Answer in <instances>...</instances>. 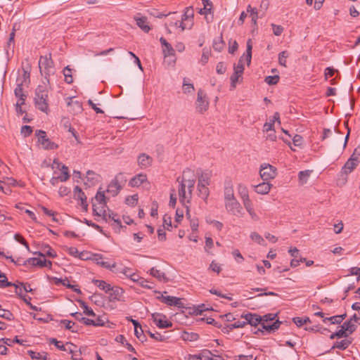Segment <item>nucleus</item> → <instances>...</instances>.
<instances>
[{
	"label": "nucleus",
	"mask_w": 360,
	"mask_h": 360,
	"mask_svg": "<svg viewBox=\"0 0 360 360\" xmlns=\"http://www.w3.org/2000/svg\"><path fill=\"white\" fill-rule=\"evenodd\" d=\"M178 194L179 201L186 205L190 203L192 199L193 190L196 181V176L193 170L186 169L183 172L182 176L179 181Z\"/></svg>",
	"instance_id": "nucleus-1"
},
{
	"label": "nucleus",
	"mask_w": 360,
	"mask_h": 360,
	"mask_svg": "<svg viewBox=\"0 0 360 360\" xmlns=\"http://www.w3.org/2000/svg\"><path fill=\"white\" fill-rule=\"evenodd\" d=\"M169 32L172 30L179 29L181 32L188 29L190 30L193 26V11L191 8H186L184 13L179 18L171 17L168 18L166 24Z\"/></svg>",
	"instance_id": "nucleus-2"
},
{
	"label": "nucleus",
	"mask_w": 360,
	"mask_h": 360,
	"mask_svg": "<svg viewBox=\"0 0 360 360\" xmlns=\"http://www.w3.org/2000/svg\"><path fill=\"white\" fill-rule=\"evenodd\" d=\"M93 213L95 216L101 217L103 221L108 222V210H106V201L104 191H98L92 200Z\"/></svg>",
	"instance_id": "nucleus-3"
},
{
	"label": "nucleus",
	"mask_w": 360,
	"mask_h": 360,
	"mask_svg": "<svg viewBox=\"0 0 360 360\" xmlns=\"http://www.w3.org/2000/svg\"><path fill=\"white\" fill-rule=\"evenodd\" d=\"M49 94L46 88L39 86L35 91L34 103L39 110L47 113L49 111Z\"/></svg>",
	"instance_id": "nucleus-4"
},
{
	"label": "nucleus",
	"mask_w": 360,
	"mask_h": 360,
	"mask_svg": "<svg viewBox=\"0 0 360 360\" xmlns=\"http://www.w3.org/2000/svg\"><path fill=\"white\" fill-rule=\"evenodd\" d=\"M252 40L250 39L247 41L246 54L243 55L240 58L238 64L234 66V73H236V75H243L244 71L243 62L246 61L248 65H250L252 58Z\"/></svg>",
	"instance_id": "nucleus-5"
},
{
	"label": "nucleus",
	"mask_w": 360,
	"mask_h": 360,
	"mask_svg": "<svg viewBox=\"0 0 360 360\" xmlns=\"http://www.w3.org/2000/svg\"><path fill=\"white\" fill-rule=\"evenodd\" d=\"M39 67L40 72L45 77L49 76L54 73L53 62L51 59V54L49 56H41L39 60Z\"/></svg>",
	"instance_id": "nucleus-6"
},
{
	"label": "nucleus",
	"mask_w": 360,
	"mask_h": 360,
	"mask_svg": "<svg viewBox=\"0 0 360 360\" xmlns=\"http://www.w3.org/2000/svg\"><path fill=\"white\" fill-rule=\"evenodd\" d=\"M359 153L357 154V149H355L350 158L342 167L341 172L346 175L351 173L359 163Z\"/></svg>",
	"instance_id": "nucleus-7"
},
{
	"label": "nucleus",
	"mask_w": 360,
	"mask_h": 360,
	"mask_svg": "<svg viewBox=\"0 0 360 360\" xmlns=\"http://www.w3.org/2000/svg\"><path fill=\"white\" fill-rule=\"evenodd\" d=\"M209 105L210 102L206 94L202 89L198 90L195 101L196 110L199 113H203L208 110Z\"/></svg>",
	"instance_id": "nucleus-8"
},
{
	"label": "nucleus",
	"mask_w": 360,
	"mask_h": 360,
	"mask_svg": "<svg viewBox=\"0 0 360 360\" xmlns=\"http://www.w3.org/2000/svg\"><path fill=\"white\" fill-rule=\"evenodd\" d=\"M276 167L274 166L264 163L260 166L259 175L264 181H268L271 179H274L276 176Z\"/></svg>",
	"instance_id": "nucleus-9"
},
{
	"label": "nucleus",
	"mask_w": 360,
	"mask_h": 360,
	"mask_svg": "<svg viewBox=\"0 0 360 360\" xmlns=\"http://www.w3.org/2000/svg\"><path fill=\"white\" fill-rule=\"evenodd\" d=\"M38 138V142L44 149L53 150L58 148V145L47 138L46 132L41 130H37L35 132Z\"/></svg>",
	"instance_id": "nucleus-10"
},
{
	"label": "nucleus",
	"mask_w": 360,
	"mask_h": 360,
	"mask_svg": "<svg viewBox=\"0 0 360 360\" xmlns=\"http://www.w3.org/2000/svg\"><path fill=\"white\" fill-rule=\"evenodd\" d=\"M224 207L226 210L232 215L239 216L242 214L243 207L237 199L224 202Z\"/></svg>",
	"instance_id": "nucleus-11"
},
{
	"label": "nucleus",
	"mask_w": 360,
	"mask_h": 360,
	"mask_svg": "<svg viewBox=\"0 0 360 360\" xmlns=\"http://www.w3.org/2000/svg\"><path fill=\"white\" fill-rule=\"evenodd\" d=\"M152 319L155 324L160 328H167L172 326V323L168 321L166 316L162 314H153Z\"/></svg>",
	"instance_id": "nucleus-12"
},
{
	"label": "nucleus",
	"mask_w": 360,
	"mask_h": 360,
	"mask_svg": "<svg viewBox=\"0 0 360 360\" xmlns=\"http://www.w3.org/2000/svg\"><path fill=\"white\" fill-rule=\"evenodd\" d=\"M267 318H269V320H274L275 319V315L274 314H266L262 316V319L261 321V325L262 326V328L268 331L274 330L277 328H278L280 326V322L278 321H276L274 322H267Z\"/></svg>",
	"instance_id": "nucleus-13"
},
{
	"label": "nucleus",
	"mask_w": 360,
	"mask_h": 360,
	"mask_svg": "<svg viewBox=\"0 0 360 360\" xmlns=\"http://www.w3.org/2000/svg\"><path fill=\"white\" fill-rule=\"evenodd\" d=\"M92 261L96 264L110 271H112V269L116 267V262L110 263L106 261L105 258L100 254H94L92 257Z\"/></svg>",
	"instance_id": "nucleus-14"
},
{
	"label": "nucleus",
	"mask_w": 360,
	"mask_h": 360,
	"mask_svg": "<svg viewBox=\"0 0 360 360\" xmlns=\"http://www.w3.org/2000/svg\"><path fill=\"white\" fill-rule=\"evenodd\" d=\"M158 299L161 300L163 303L169 306H176L178 307H181L183 305L181 300L176 297L164 295L163 294H161L160 296L158 297Z\"/></svg>",
	"instance_id": "nucleus-15"
},
{
	"label": "nucleus",
	"mask_w": 360,
	"mask_h": 360,
	"mask_svg": "<svg viewBox=\"0 0 360 360\" xmlns=\"http://www.w3.org/2000/svg\"><path fill=\"white\" fill-rule=\"evenodd\" d=\"M122 177V174H120L116 176L115 179L108 185L107 192L110 193L112 195H116L121 190L122 186L119 179Z\"/></svg>",
	"instance_id": "nucleus-16"
},
{
	"label": "nucleus",
	"mask_w": 360,
	"mask_h": 360,
	"mask_svg": "<svg viewBox=\"0 0 360 360\" xmlns=\"http://www.w3.org/2000/svg\"><path fill=\"white\" fill-rule=\"evenodd\" d=\"M67 104L68 110L74 115L81 113L83 110L82 103L74 98H69Z\"/></svg>",
	"instance_id": "nucleus-17"
},
{
	"label": "nucleus",
	"mask_w": 360,
	"mask_h": 360,
	"mask_svg": "<svg viewBox=\"0 0 360 360\" xmlns=\"http://www.w3.org/2000/svg\"><path fill=\"white\" fill-rule=\"evenodd\" d=\"M236 199L234 193V188L231 181L226 182L224 188V202L233 201Z\"/></svg>",
	"instance_id": "nucleus-18"
},
{
	"label": "nucleus",
	"mask_w": 360,
	"mask_h": 360,
	"mask_svg": "<svg viewBox=\"0 0 360 360\" xmlns=\"http://www.w3.org/2000/svg\"><path fill=\"white\" fill-rule=\"evenodd\" d=\"M69 177L68 168L65 165H62L61 174L57 176H53L50 180V183L51 185L56 186L58 181H65L69 179Z\"/></svg>",
	"instance_id": "nucleus-19"
},
{
	"label": "nucleus",
	"mask_w": 360,
	"mask_h": 360,
	"mask_svg": "<svg viewBox=\"0 0 360 360\" xmlns=\"http://www.w3.org/2000/svg\"><path fill=\"white\" fill-rule=\"evenodd\" d=\"M27 262L29 264L32 266H38L40 267H49L51 268L52 262L49 260H46L44 257H34V258H30L27 260Z\"/></svg>",
	"instance_id": "nucleus-20"
},
{
	"label": "nucleus",
	"mask_w": 360,
	"mask_h": 360,
	"mask_svg": "<svg viewBox=\"0 0 360 360\" xmlns=\"http://www.w3.org/2000/svg\"><path fill=\"white\" fill-rule=\"evenodd\" d=\"M74 198L77 200L81 201V206L85 210H87L88 204L86 202V197L84 193L79 186H75L73 191Z\"/></svg>",
	"instance_id": "nucleus-21"
},
{
	"label": "nucleus",
	"mask_w": 360,
	"mask_h": 360,
	"mask_svg": "<svg viewBox=\"0 0 360 360\" xmlns=\"http://www.w3.org/2000/svg\"><path fill=\"white\" fill-rule=\"evenodd\" d=\"M134 20L136 25L140 27L144 32H148L150 30V27L148 22V19L145 16H141L139 14L134 16Z\"/></svg>",
	"instance_id": "nucleus-22"
},
{
	"label": "nucleus",
	"mask_w": 360,
	"mask_h": 360,
	"mask_svg": "<svg viewBox=\"0 0 360 360\" xmlns=\"http://www.w3.org/2000/svg\"><path fill=\"white\" fill-rule=\"evenodd\" d=\"M108 218V222L109 221H112V226H113V229L115 230L116 232H120V229L123 227L122 226V222L120 219L117 217V215L112 212H110L108 210V214L107 216Z\"/></svg>",
	"instance_id": "nucleus-23"
},
{
	"label": "nucleus",
	"mask_w": 360,
	"mask_h": 360,
	"mask_svg": "<svg viewBox=\"0 0 360 360\" xmlns=\"http://www.w3.org/2000/svg\"><path fill=\"white\" fill-rule=\"evenodd\" d=\"M160 41L163 46L162 52L165 57L174 56L175 55V49L165 38L161 37Z\"/></svg>",
	"instance_id": "nucleus-24"
},
{
	"label": "nucleus",
	"mask_w": 360,
	"mask_h": 360,
	"mask_svg": "<svg viewBox=\"0 0 360 360\" xmlns=\"http://www.w3.org/2000/svg\"><path fill=\"white\" fill-rule=\"evenodd\" d=\"M271 187V184L266 182L264 181V182L260 183L258 185L254 186V190L258 194L266 195L270 192Z\"/></svg>",
	"instance_id": "nucleus-25"
},
{
	"label": "nucleus",
	"mask_w": 360,
	"mask_h": 360,
	"mask_svg": "<svg viewBox=\"0 0 360 360\" xmlns=\"http://www.w3.org/2000/svg\"><path fill=\"white\" fill-rule=\"evenodd\" d=\"M149 274L152 276L153 277L158 279L159 281L167 283L169 281V278L166 276V274L160 271V269H158L155 267H153L149 270Z\"/></svg>",
	"instance_id": "nucleus-26"
},
{
	"label": "nucleus",
	"mask_w": 360,
	"mask_h": 360,
	"mask_svg": "<svg viewBox=\"0 0 360 360\" xmlns=\"http://www.w3.org/2000/svg\"><path fill=\"white\" fill-rule=\"evenodd\" d=\"M242 318H244L245 319V321L247 322V324L249 323L251 326H256L259 323H261L262 316H260L259 315L255 314H246L245 315L241 316Z\"/></svg>",
	"instance_id": "nucleus-27"
},
{
	"label": "nucleus",
	"mask_w": 360,
	"mask_h": 360,
	"mask_svg": "<svg viewBox=\"0 0 360 360\" xmlns=\"http://www.w3.org/2000/svg\"><path fill=\"white\" fill-rule=\"evenodd\" d=\"M247 13H250L251 21L253 25L255 27L257 26L258 18L262 17L261 16V13H259V10H257L256 8H253L250 5H248L247 7Z\"/></svg>",
	"instance_id": "nucleus-28"
},
{
	"label": "nucleus",
	"mask_w": 360,
	"mask_h": 360,
	"mask_svg": "<svg viewBox=\"0 0 360 360\" xmlns=\"http://www.w3.org/2000/svg\"><path fill=\"white\" fill-rule=\"evenodd\" d=\"M275 122H277L278 124H281L280 115L278 112H275L273 117L269 118V122H266L264 124V131L268 132L269 130L274 129V125Z\"/></svg>",
	"instance_id": "nucleus-29"
},
{
	"label": "nucleus",
	"mask_w": 360,
	"mask_h": 360,
	"mask_svg": "<svg viewBox=\"0 0 360 360\" xmlns=\"http://www.w3.org/2000/svg\"><path fill=\"white\" fill-rule=\"evenodd\" d=\"M153 159L146 153L141 154L138 158V164L141 168H146L151 165Z\"/></svg>",
	"instance_id": "nucleus-30"
},
{
	"label": "nucleus",
	"mask_w": 360,
	"mask_h": 360,
	"mask_svg": "<svg viewBox=\"0 0 360 360\" xmlns=\"http://www.w3.org/2000/svg\"><path fill=\"white\" fill-rule=\"evenodd\" d=\"M147 181V176L144 174H139L129 181L131 187H138Z\"/></svg>",
	"instance_id": "nucleus-31"
},
{
	"label": "nucleus",
	"mask_w": 360,
	"mask_h": 360,
	"mask_svg": "<svg viewBox=\"0 0 360 360\" xmlns=\"http://www.w3.org/2000/svg\"><path fill=\"white\" fill-rule=\"evenodd\" d=\"M92 283L105 293L110 292V290H112L110 284L106 283L105 281L94 279L92 280Z\"/></svg>",
	"instance_id": "nucleus-32"
},
{
	"label": "nucleus",
	"mask_w": 360,
	"mask_h": 360,
	"mask_svg": "<svg viewBox=\"0 0 360 360\" xmlns=\"http://www.w3.org/2000/svg\"><path fill=\"white\" fill-rule=\"evenodd\" d=\"M237 191L241 199V200H245L250 198L249 191L247 186L243 183H240L237 185Z\"/></svg>",
	"instance_id": "nucleus-33"
},
{
	"label": "nucleus",
	"mask_w": 360,
	"mask_h": 360,
	"mask_svg": "<svg viewBox=\"0 0 360 360\" xmlns=\"http://www.w3.org/2000/svg\"><path fill=\"white\" fill-rule=\"evenodd\" d=\"M14 94L18 100L22 99V101H25L27 96L24 94L22 89V82H20V79H17V86L14 90Z\"/></svg>",
	"instance_id": "nucleus-34"
},
{
	"label": "nucleus",
	"mask_w": 360,
	"mask_h": 360,
	"mask_svg": "<svg viewBox=\"0 0 360 360\" xmlns=\"http://www.w3.org/2000/svg\"><path fill=\"white\" fill-rule=\"evenodd\" d=\"M41 250L42 252L39 253V255L41 257L44 258L45 256H48L51 258H55L57 256L56 251L48 245H44Z\"/></svg>",
	"instance_id": "nucleus-35"
},
{
	"label": "nucleus",
	"mask_w": 360,
	"mask_h": 360,
	"mask_svg": "<svg viewBox=\"0 0 360 360\" xmlns=\"http://www.w3.org/2000/svg\"><path fill=\"white\" fill-rule=\"evenodd\" d=\"M207 185L198 184V195L203 200H206L210 195V191Z\"/></svg>",
	"instance_id": "nucleus-36"
},
{
	"label": "nucleus",
	"mask_w": 360,
	"mask_h": 360,
	"mask_svg": "<svg viewBox=\"0 0 360 360\" xmlns=\"http://www.w3.org/2000/svg\"><path fill=\"white\" fill-rule=\"evenodd\" d=\"M28 354L32 359L46 360L48 359V354L45 352H37L32 350L27 352Z\"/></svg>",
	"instance_id": "nucleus-37"
},
{
	"label": "nucleus",
	"mask_w": 360,
	"mask_h": 360,
	"mask_svg": "<svg viewBox=\"0 0 360 360\" xmlns=\"http://www.w3.org/2000/svg\"><path fill=\"white\" fill-rule=\"evenodd\" d=\"M110 296L112 300H120L124 293L122 288L119 287H112V290L110 291Z\"/></svg>",
	"instance_id": "nucleus-38"
},
{
	"label": "nucleus",
	"mask_w": 360,
	"mask_h": 360,
	"mask_svg": "<svg viewBox=\"0 0 360 360\" xmlns=\"http://www.w3.org/2000/svg\"><path fill=\"white\" fill-rule=\"evenodd\" d=\"M250 238L253 242H255L259 245H261L263 246L266 245L264 239L257 232H255V231L251 232L250 234Z\"/></svg>",
	"instance_id": "nucleus-39"
},
{
	"label": "nucleus",
	"mask_w": 360,
	"mask_h": 360,
	"mask_svg": "<svg viewBox=\"0 0 360 360\" xmlns=\"http://www.w3.org/2000/svg\"><path fill=\"white\" fill-rule=\"evenodd\" d=\"M311 172L312 171H311V170H304V171H301L299 172L298 179H299V183L301 185H303L308 181Z\"/></svg>",
	"instance_id": "nucleus-40"
},
{
	"label": "nucleus",
	"mask_w": 360,
	"mask_h": 360,
	"mask_svg": "<svg viewBox=\"0 0 360 360\" xmlns=\"http://www.w3.org/2000/svg\"><path fill=\"white\" fill-rule=\"evenodd\" d=\"M342 328H344L345 330H346L349 335L356 330V326L354 323L353 319H350L349 321H347L343 323Z\"/></svg>",
	"instance_id": "nucleus-41"
},
{
	"label": "nucleus",
	"mask_w": 360,
	"mask_h": 360,
	"mask_svg": "<svg viewBox=\"0 0 360 360\" xmlns=\"http://www.w3.org/2000/svg\"><path fill=\"white\" fill-rule=\"evenodd\" d=\"M181 338L185 341L193 342L198 340L199 335L195 333L184 332L181 334Z\"/></svg>",
	"instance_id": "nucleus-42"
},
{
	"label": "nucleus",
	"mask_w": 360,
	"mask_h": 360,
	"mask_svg": "<svg viewBox=\"0 0 360 360\" xmlns=\"http://www.w3.org/2000/svg\"><path fill=\"white\" fill-rule=\"evenodd\" d=\"M210 174L207 172H202L198 176V184L209 186L210 182Z\"/></svg>",
	"instance_id": "nucleus-43"
},
{
	"label": "nucleus",
	"mask_w": 360,
	"mask_h": 360,
	"mask_svg": "<svg viewBox=\"0 0 360 360\" xmlns=\"http://www.w3.org/2000/svg\"><path fill=\"white\" fill-rule=\"evenodd\" d=\"M71 316H72L76 320L79 321V322H82L86 326H91V319H88V318L84 317L82 316V313H79V312L72 313Z\"/></svg>",
	"instance_id": "nucleus-44"
},
{
	"label": "nucleus",
	"mask_w": 360,
	"mask_h": 360,
	"mask_svg": "<svg viewBox=\"0 0 360 360\" xmlns=\"http://www.w3.org/2000/svg\"><path fill=\"white\" fill-rule=\"evenodd\" d=\"M94 319L91 320V326H103L105 323L106 319L105 316H93Z\"/></svg>",
	"instance_id": "nucleus-45"
},
{
	"label": "nucleus",
	"mask_w": 360,
	"mask_h": 360,
	"mask_svg": "<svg viewBox=\"0 0 360 360\" xmlns=\"http://www.w3.org/2000/svg\"><path fill=\"white\" fill-rule=\"evenodd\" d=\"M346 317V314L339 315V316H333L328 318H325L323 321H330L333 324L340 323L343 319Z\"/></svg>",
	"instance_id": "nucleus-46"
},
{
	"label": "nucleus",
	"mask_w": 360,
	"mask_h": 360,
	"mask_svg": "<svg viewBox=\"0 0 360 360\" xmlns=\"http://www.w3.org/2000/svg\"><path fill=\"white\" fill-rule=\"evenodd\" d=\"M200 14L204 15L205 16V19L207 22H210L213 19V15H212V11L210 8H200L199 11Z\"/></svg>",
	"instance_id": "nucleus-47"
},
{
	"label": "nucleus",
	"mask_w": 360,
	"mask_h": 360,
	"mask_svg": "<svg viewBox=\"0 0 360 360\" xmlns=\"http://www.w3.org/2000/svg\"><path fill=\"white\" fill-rule=\"evenodd\" d=\"M199 360H212V354L208 349H203L200 353H198Z\"/></svg>",
	"instance_id": "nucleus-48"
},
{
	"label": "nucleus",
	"mask_w": 360,
	"mask_h": 360,
	"mask_svg": "<svg viewBox=\"0 0 360 360\" xmlns=\"http://www.w3.org/2000/svg\"><path fill=\"white\" fill-rule=\"evenodd\" d=\"M350 344H351V342L349 340H342L341 341L336 342L334 344L333 347L344 350V349H347Z\"/></svg>",
	"instance_id": "nucleus-49"
},
{
	"label": "nucleus",
	"mask_w": 360,
	"mask_h": 360,
	"mask_svg": "<svg viewBox=\"0 0 360 360\" xmlns=\"http://www.w3.org/2000/svg\"><path fill=\"white\" fill-rule=\"evenodd\" d=\"M63 74L65 77V81L68 84H71L73 82V79L72 76V70L69 68V66H66L63 70Z\"/></svg>",
	"instance_id": "nucleus-50"
},
{
	"label": "nucleus",
	"mask_w": 360,
	"mask_h": 360,
	"mask_svg": "<svg viewBox=\"0 0 360 360\" xmlns=\"http://www.w3.org/2000/svg\"><path fill=\"white\" fill-rule=\"evenodd\" d=\"M269 6V0H262L259 6V11L261 13V16H264L266 13V11L268 10Z\"/></svg>",
	"instance_id": "nucleus-51"
},
{
	"label": "nucleus",
	"mask_w": 360,
	"mask_h": 360,
	"mask_svg": "<svg viewBox=\"0 0 360 360\" xmlns=\"http://www.w3.org/2000/svg\"><path fill=\"white\" fill-rule=\"evenodd\" d=\"M87 180L90 181V185H93L98 181V175L93 171L89 170L86 172Z\"/></svg>",
	"instance_id": "nucleus-52"
},
{
	"label": "nucleus",
	"mask_w": 360,
	"mask_h": 360,
	"mask_svg": "<svg viewBox=\"0 0 360 360\" xmlns=\"http://www.w3.org/2000/svg\"><path fill=\"white\" fill-rule=\"evenodd\" d=\"M288 56V53L286 51H281L278 55V63L281 65L286 66V59Z\"/></svg>",
	"instance_id": "nucleus-53"
},
{
	"label": "nucleus",
	"mask_w": 360,
	"mask_h": 360,
	"mask_svg": "<svg viewBox=\"0 0 360 360\" xmlns=\"http://www.w3.org/2000/svg\"><path fill=\"white\" fill-rule=\"evenodd\" d=\"M93 253L88 251H82L79 252V259L81 260H92V257H94Z\"/></svg>",
	"instance_id": "nucleus-54"
},
{
	"label": "nucleus",
	"mask_w": 360,
	"mask_h": 360,
	"mask_svg": "<svg viewBox=\"0 0 360 360\" xmlns=\"http://www.w3.org/2000/svg\"><path fill=\"white\" fill-rule=\"evenodd\" d=\"M81 307L84 309V314H85L87 316H96V314L94 312L93 309L90 307H89L84 302H82L81 303Z\"/></svg>",
	"instance_id": "nucleus-55"
},
{
	"label": "nucleus",
	"mask_w": 360,
	"mask_h": 360,
	"mask_svg": "<svg viewBox=\"0 0 360 360\" xmlns=\"http://www.w3.org/2000/svg\"><path fill=\"white\" fill-rule=\"evenodd\" d=\"M309 319L308 317L305 318H300V317H295L293 319V322L296 324V326L300 327L302 326L304 324L309 322Z\"/></svg>",
	"instance_id": "nucleus-56"
},
{
	"label": "nucleus",
	"mask_w": 360,
	"mask_h": 360,
	"mask_svg": "<svg viewBox=\"0 0 360 360\" xmlns=\"http://www.w3.org/2000/svg\"><path fill=\"white\" fill-rule=\"evenodd\" d=\"M0 317L6 320H11L13 319V314L10 311L4 309L0 306Z\"/></svg>",
	"instance_id": "nucleus-57"
},
{
	"label": "nucleus",
	"mask_w": 360,
	"mask_h": 360,
	"mask_svg": "<svg viewBox=\"0 0 360 360\" xmlns=\"http://www.w3.org/2000/svg\"><path fill=\"white\" fill-rule=\"evenodd\" d=\"M77 349V346L71 343V342H66L65 344V349L64 351L67 352L71 354H72Z\"/></svg>",
	"instance_id": "nucleus-58"
},
{
	"label": "nucleus",
	"mask_w": 360,
	"mask_h": 360,
	"mask_svg": "<svg viewBox=\"0 0 360 360\" xmlns=\"http://www.w3.org/2000/svg\"><path fill=\"white\" fill-rule=\"evenodd\" d=\"M13 284L8 281L5 274H0V288L11 286Z\"/></svg>",
	"instance_id": "nucleus-59"
},
{
	"label": "nucleus",
	"mask_w": 360,
	"mask_h": 360,
	"mask_svg": "<svg viewBox=\"0 0 360 360\" xmlns=\"http://www.w3.org/2000/svg\"><path fill=\"white\" fill-rule=\"evenodd\" d=\"M32 132V128L30 126L28 125H24L22 127L20 130V134L24 137L29 136Z\"/></svg>",
	"instance_id": "nucleus-60"
},
{
	"label": "nucleus",
	"mask_w": 360,
	"mask_h": 360,
	"mask_svg": "<svg viewBox=\"0 0 360 360\" xmlns=\"http://www.w3.org/2000/svg\"><path fill=\"white\" fill-rule=\"evenodd\" d=\"M242 202L247 212L254 209L250 198L242 200Z\"/></svg>",
	"instance_id": "nucleus-61"
},
{
	"label": "nucleus",
	"mask_w": 360,
	"mask_h": 360,
	"mask_svg": "<svg viewBox=\"0 0 360 360\" xmlns=\"http://www.w3.org/2000/svg\"><path fill=\"white\" fill-rule=\"evenodd\" d=\"M214 246V241L212 238L210 237H205V250L210 253V250L213 248Z\"/></svg>",
	"instance_id": "nucleus-62"
},
{
	"label": "nucleus",
	"mask_w": 360,
	"mask_h": 360,
	"mask_svg": "<svg viewBox=\"0 0 360 360\" xmlns=\"http://www.w3.org/2000/svg\"><path fill=\"white\" fill-rule=\"evenodd\" d=\"M264 81L269 85L276 84L279 81V77L278 75L268 76Z\"/></svg>",
	"instance_id": "nucleus-63"
},
{
	"label": "nucleus",
	"mask_w": 360,
	"mask_h": 360,
	"mask_svg": "<svg viewBox=\"0 0 360 360\" xmlns=\"http://www.w3.org/2000/svg\"><path fill=\"white\" fill-rule=\"evenodd\" d=\"M247 324L245 321H238L233 323L229 325V329L243 328Z\"/></svg>",
	"instance_id": "nucleus-64"
}]
</instances>
